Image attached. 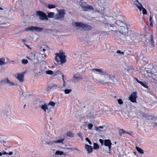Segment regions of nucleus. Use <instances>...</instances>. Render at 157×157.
Instances as JSON below:
<instances>
[{
	"label": "nucleus",
	"instance_id": "f257e3e1",
	"mask_svg": "<svg viewBox=\"0 0 157 157\" xmlns=\"http://www.w3.org/2000/svg\"><path fill=\"white\" fill-rule=\"evenodd\" d=\"M124 35V37L122 38V41H125L127 42H131L132 41H134L136 37L131 30L129 31L126 35ZM117 40L118 42L120 41V42H121V41L122 40V39H117Z\"/></svg>",
	"mask_w": 157,
	"mask_h": 157
},
{
	"label": "nucleus",
	"instance_id": "f03ea898",
	"mask_svg": "<svg viewBox=\"0 0 157 157\" xmlns=\"http://www.w3.org/2000/svg\"><path fill=\"white\" fill-rule=\"evenodd\" d=\"M55 55L56 56L55 57V59L58 63L60 62L61 63L63 64L66 62V56L64 52L59 51V52L56 53Z\"/></svg>",
	"mask_w": 157,
	"mask_h": 157
},
{
	"label": "nucleus",
	"instance_id": "7ed1b4c3",
	"mask_svg": "<svg viewBox=\"0 0 157 157\" xmlns=\"http://www.w3.org/2000/svg\"><path fill=\"white\" fill-rule=\"evenodd\" d=\"M126 26L125 28L124 27L125 26H122L121 27H120L119 28L118 27L117 29V27H116V29L113 27V30L111 29V31H113L112 33L115 34L118 32L123 35H126L129 31L128 28L126 25Z\"/></svg>",
	"mask_w": 157,
	"mask_h": 157
},
{
	"label": "nucleus",
	"instance_id": "20e7f679",
	"mask_svg": "<svg viewBox=\"0 0 157 157\" xmlns=\"http://www.w3.org/2000/svg\"><path fill=\"white\" fill-rule=\"evenodd\" d=\"M75 25L76 26L81 28L84 30H90L92 28L91 26L87 24H83L82 22H76L75 23Z\"/></svg>",
	"mask_w": 157,
	"mask_h": 157
},
{
	"label": "nucleus",
	"instance_id": "39448f33",
	"mask_svg": "<svg viewBox=\"0 0 157 157\" xmlns=\"http://www.w3.org/2000/svg\"><path fill=\"white\" fill-rule=\"evenodd\" d=\"M36 15L39 17L40 20L47 21L48 20L47 14L44 12L40 10H37L36 11Z\"/></svg>",
	"mask_w": 157,
	"mask_h": 157
},
{
	"label": "nucleus",
	"instance_id": "423d86ee",
	"mask_svg": "<svg viewBox=\"0 0 157 157\" xmlns=\"http://www.w3.org/2000/svg\"><path fill=\"white\" fill-rule=\"evenodd\" d=\"M66 11L64 9H61L59 10L58 13L56 14L54 17V19L55 20L60 19L64 17Z\"/></svg>",
	"mask_w": 157,
	"mask_h": 157
},
{
	"label": "nucleus",
	"instance_id": "0eeeda50",
	"mask_svg": "<svg viewBox=\"0 0 157 157\" xmlns=\"http://www.w3.org/2000/svg\"><path fill=\"white\" fill-rule=\"evenodd\" d=\"M126 25V24L125 23L124 21H121L120 20H117L116 21H114V24H112L110 25L111 27H113H113L116 29V27H117V29L118 27L119 28L120 27H121L122 26Z\"/></svg>",
	"mask_w": 157,
	"mask_h": 157
},
{
	"label": "nucleus",
	"instance_id": "6e6552de",
	"mask_svg": "<svg viewBox=\"0 0 157 157\" xmlns=\"http://www.w3.org/2000/svg\"><path fill=\"white\" fill-rule=\"evenodd\" d=\"M86 2H83L82 4H81L80 6L82 7V10L85 11H86L89 10H94V8L93 7L90 5H87V6H85L84 5H86Z\"/></svg>",
	"mask_w": 157,
	"mask_h": 157
},
{
	"label": "nucleus",
	"instance_id": "1a4fd4ad",
	"mask_svg": "<svg viewBox=\"0 0 157 157\" xmlns=\"http://www.w3.org/2000/svg\"><path fill=\"white\" fill-rule=\"evenodd\" d=\"M43 29L42 28L38 27H37L31 26H29L25 29V31H36L37 32H40Z\"/></svg>",
	"mask_w": 157,
	"mask_h": 157
},
{
	"label": "nucleus",
	"instance_id": "9d476101",
	"mask_svg": "<svg viewBox=\"0 0 157 157\" xmlns=\"http://www.w3.org/2000/svg\"><path fill=\"white\" fill-rule=\"evenodd\" d=\"M24 72H22L21 73H17L14 75V77L18 80L20 82H22L24 81Z\"/></svg>",
	"mask_w": 157,
	"mask_h": 157
},
{
	"label": "nucleus",
	"instance_id": "9b49d317",
	"mask_svg": "<svg viewBox=\"0 0 157 157\" xmlns=\"http://www.w3.org/2000/svg\"><path fill=\"white\" fill-rule=\"evenodd\" d=\"M137 98V92H134L131 94L129 98V99L131 102L134 103L136 102Z\"/></svg>",
	"mask_w": 157,
	"mask_h": 157
},
{
	"label": "nucleus",
	"instance_id": "f8f14e48",
	"mask_svg": "<svg viewBox=\"0 0 157 157\" xmlns=\"http://www.w3.org/2000/svg\"><path fill=\"white\" fill-rule=\"evenodd\" d=\"M142 117H144L147 120H156L157 118L154 116L150 115L146 113H144L142 115Z\"/></svg>",
	"mask_w": 157,
	"mask_h": 157
},
{
	"label": "nucleus",
	"instance_id": "ddd939ff",
	"mask_svg": "<svg viewBox=\"0 0 157 157\" xmlns=\"http://www.w3.org/2000/svg\"><path fill=\"white\" fill-rule=\"evenodd\" d=\"M60 85H56L55 84H51L48 86L46 90L47 91H48L50 90L56 89L58 88H60Z\"/></svg>",
	"mask_w": 157,
	"mask_h": 157
},
{
	"label": "nucleus",
	"instance_id": "4468645a",
	"mask_svg": "<svg viewBox=\"0 0 157 157\" xmlns=\"http://www.w3.org/2000/svg\"><path fill=\"white\" fill-rule=\"evenodd\" d=\"M104 71L105 70L102 68L99 69L94 68L91 69V71H93L94 73H96V74H98L101 75H103V72H104Z\"/></svg>",
	"mask_w": 157,
	"mask_h": 157
},
{
	"label": "nucleus",
	"instance_id": "2eb2a0df",
	"mask_svg": "<svg viewBox=\"0 0 157 157\" xmlns=\"http://www.w3.org/2000/svg\"><path fill=\"white\" fill-rule=\"evenodd\" d=\"M148 75L153 79L155 80L157 78V72H155L154 73H152L151 71L148 72Z\"/></svg>",
	"mask_w": 157,
	"mask_h": 157
},
{
	"label": "nucleus",
	"instance_id": "dca6fc26",
	"mask_svg": "<svg viewBox=\"0 0 157 157\" xmlns=\"http://www.w3.org/2000/svg\"><path fill=\"white\" fill-rule=\"evenodd\" d=\"M85 148L87 151L88 153H90L92 152L93 151V148L91 146L87 144L85 145Z\"/></svg>",
	"mask_w": 157,
	"mask_h": 157
},
{
	"label": "nucleus",
	"instance_id": "f3484780",
	"mask_svg": "<svg viewBox=\"0 0 157 157\" xmlns=\"http://www.w3.org/2000/svg\"><path fill=\"white\" fill-rule=\"evenodd\" d=\"M0 82L3 83H9L10 85H13L14 84L13 82H10L8 78H5L4 79L2 80Z\"/></svg>",
	"mask_w": 157,
	"mask_h": 157
},
{
	"label": "nucleus",
	"instance_id": "a211bd4d",
	"mask_svg": "<svg viewBox=\"0 0 157 157\" xmlns=\"http://www.w3.org/2000/svg\"><path fill=\"white\" fill-rule=\"evenodd\" d=\"M104 144L105 146L108 147L111 145L112 143L109 139H106L104 140Z\"/></svg>",
	"mask_w": 157,
	"mask_h": 157
},
{
	"label": "nucleus",
	"instance_id": "6ab92c4d",
	"mask_svg": "<svg viewBox=\"0 0 157 157\" xmlns=\"http://www.w3.org/2000/svg\"><path fill=\"white\" fill-rule=\"evenodd\" d=\"M134 79L136 80V82L139 83V84H140L142 86H143L144 87L147 88H148V86L146 85L145 83H144V82L142 81H139L137 78H135Z\"/></svg>",
	"mask_w": 157,
	"mask_h": 157
},
{
	"label": "nucleus",
	"instance_id": "aec40b11",
	"mask_svg": "<svg viewBox=\"0 0 157 157\" xmlns=\"http://www.w3.org/2000/svg\"><path fill=\"white\" fill-rule=\"evenodd\" d=\"M135 3L136 6V7L139 9L140 10H141V9L143 8V6L140 3L138 0H136L135 1Z\"/></svg>",
	"mask_w": 157,
	"mask_h": 157
},
{
	"label": "nucleus",
	"instance_id": "412c9836",
	"mask_svg": "<svg viewBox=\"0 0 157 157\" xmlns=\"http://www.w3.org/2000/svg\"><path fill=\"white\" fill-rule=\"evenodd\" d=\"M103 72L102 75H104L106 78H108L109 80L111 78V76L110 75L108 74L105 70Z\"/></svg>",
	"mask_w": 157,
	"mask_h": 157
},
{
	"label": "nucleus",
	"instance_id": "4be33fe9",
	"mask_svg": "<svg viewBox=\"0 0 157 157\" xmlns=\"http://www.w3.org/2000/svg\"><path fill=\"white\" fill-rule=\"evenodd\" d=\"M41 109H43L44 112L46 111V110L48 109V108L47 105V104L45 103H44V105H42L41 106Z\"/></svg>",
	"mask_w": 157,
	"mask_h": 157
},
{
	"label": "nucleus",
	"instance_id": "5701e85b",
	"mask_svg": "<svg viewBox=\"0 0 157 157\" xmlns=\"http://www.w3.org/2000/svg\"><path fill=\"white\" fill-rule=\"evenodd\" d=\"M150 43L151 44V45L153 46H154V41L153 40V35L152 34H151L150 36Z\"/></svg>",
	"mask_w": 157,
	"mask_h": 157
},
{
	"label": "nucleus",
	"instance_id": "b1692460",
	"mask_svg": "<svg viewBox=\"0 0 157 157\" xmlns=\"http://www.w3.org/2000/svg\"><path fill=\"white\" fill-rule=\"evenodd\" d=\"M119 133L120 136H121L122 134H124L126 132L124 129H119Z\"/></svg>",
	"mask_w": 157,
	"mask_h": 157
},
{
	"label": "nucleus",
	"instance_id": "393cba45",
	"mask_svg": "<svg viewBox=\"0 0 157 157\" xmlns=\"http://www.w3.org/2000/svg\"><path fill=\"white\" fill-rule=\"evenodd\" d=\"M55 13L53 12H49L48 13V18H53L54 16Z\"/></svg>",
	"mask_w": 157,
	"mask_h": 157
},
{
	"label": "nucleus",
	"instance_id": "a878e982",
	"mask_svg": "<svg viewBox=\"0 0 157 157\" xmlns=\"http://www.w3.org/2000/svg\"><path fill=\"white\" fill-rule=\"evenodd\" d=\"M153 16L150 15L149 17V21L150 22V26L152 27L153 26V20H152Z\"/></svg>",
	"mask_w": 157,
	"mask_h": 157
},
{
	"label": "nucleus",
	"instance_id": "bb28decb",
	"mask_svg": "<svg viewBox=\"0 0 157 157\" xmlns=\"http://www.w3.org/2000/svg\"><path fill=\"white\" fill-rule=\"evenodd\" d=\"M5 59L4 58H0V65H3L5 64Z\"/></svg>",
	"mask_w": 157,
	"mask_h": 157
},
{
	"label": "nucleus",
	"instance_id": "cd10ccee",
	"mask_svg": "<svg viewBox=\"0 0 157 157\" xmlns=\"http://www.w3.org/2000/svg\"><path fill=\"white\" fill-rule=\"evenodd\" d=\"M136 149L138 152L141 154L144 153L143 150L141 148L136 146Z\"/></svg>",
	"mask_w": 157,
	"mask_h": 157
},
{
	"label": "nucleus",
	"instance_id": "c85d7f7f",
	"mask_svg": "<svg viewBox=\"0 0 157 157\" xmlns=\"http://www.w3.org/2000/svg\"><path fill=\"white\" fill-rule=\"evenodd\" d=\"M66 135L69 137H73L74 135L72 132H68L66 133Z\"/></svg>",
	"mask_w": 157,
	"mask_h": 157
},
{
	"label": "nucleus",
	"instance_id": "c756f323",
	"mask_svg": "<svg viewBox=\"0 0 157 157\" xmlns=\"http://www.w3.org/2000/svg\"><path fill=\"white\" fill-rule=\"evenodd\" d=\"M64 140V139L58 140H56L53 141V143H63Z\"/></svg>",
	"mask_w": 157,
	"mask_h": 157
},
{
	"label": "nucleus",
	"instance_id": "7c9ffc66",
	"mask_svg": "<svg viewBox=\"0 0 157 157\" xmlns=\"http://www.w3.org/2000/svg\"><path fill=\"white\" fill-rule=\"evenodd\" d=\"M99 147L98 144L96 143H94L93 148L94 150L98 149L99 148Z\"/></svg>",
	"mask_w": 157,
	"mask_h": 157
},
{
	"label": "nucleus",
	"instance_id": "2f4dec72",
	"mask_svg": "<svg viewBox=\"0 0 157 157\" xmlns=\"http://www.w3.org/2000/svg\"><path fill=\"white\" fill-rule=\"evenodd\" d=\"M56 6L53 4H49L48 5V7L49 9H53L56 8Z\"/></svg>",
	"mask_w": 157,
	"mask_h": 157
},
{
	"label": "nucleus",
	"instance_id": "473e14b6",
	"mask_svg": "<svg viewBox=\"0 0 157 157\" xmlns=\"http://www.w3.org/2000/svg\"><path fill=\"white\" fill-rule=\"evenodd\" d=\"M134 70L135 69L132 66H130V67H128L127 69V71H132Z\"/></svg>",
	"mask_w": 157,
	"mask_h": 157
},
{
	"label": "nucleus",
	"instance_id": "72a5a7b5",
	"mask_svg": "<svg viewBox=\"0 0 157 157\" xmlns=\"http://www.w3.org/2000/svg\"><path fill=\"white\" fill-rule=\"evenodd\" d=\"M28 62V61L26 59H23L22 60L21 63L24 64H26Z\"/></svg>",
	"mask_w": 157,
	"mask_h": 157
},
{
	"label": "nucleus",
	"instance_id": "f704fd0d",
	"mask_svg": "<svg viewBox=\"0 0 157 157\" xmlns=\"http://www.w3.org/2000/svg\"><path fill=\"white\" fill-rule=\"evenodd\" d=\"M71 91V90L70 89H66L64 90V92L66 94H69Z\"/></svg>",
	"mask_w": 157,
	"mask_h": 157
},
{
	"label": "nucleus",
	"instance_id": "c9c22d12",
	"mask_svg": "<svg viewBox=\"0 0 157 157\" xmlns=\"http://www.w3.org/2000/svg\"><path fill=\"white\" fill-rule=\"evenodd\" d=\"M55 103L53 101H50L49 102V103L48 104V105H51V106L54 107L55 106Z\"/></svg>",
	"mask_w": 157,
	"mask_h": 157
},
{
	"label": "nucleus",
	"instance_id": "e433bc0d",
	"mask_svg": "<svg viewBox=\"0 0 157 157\" xmlns=\"http://www.w3.org/2000/svg\"><path fill=\"white\" fill-rule=\"evenodd\" d=\"M56 154L57 155H61L63 154V152L62 151H57L56 152Z\"/></svg>",
	"mask_w": 157,
	"mask_h": 157
},
{
	"label": "nucleus",
	"instance_id": "4c0bfd02",
	"mask_svg": "<svg viewBox=\"0 0 157 157\" xmlns=\"http://www.w3.org/2000/svg\"><path fill=\"white\" fill-rule=\"evenodd\" d=\"M46 73L48 75H52L53 74V72L51 70H48L46 71Z\"/></svg>",
	"mask_w": 157,
	"mask_h": 157
},
{
	"label": "nucleus",
	"instance_id": "58836bf2",
	"mask_svg": "<svg viewBox=\"0 0 157 157\" xmlns=\"http://www.w3.org/2000/svg\"><path fill=\"white\" fill-rule=\"evenodd\" d=\"M93 126L92 124L91 123H90L88 124V129L90 130H91Z\"/></svg>",
	"mask_w": 157,
	"mask_h": 157
},
{
	"label": "nucleus",
	"instance_id": "ea45409f",
	"mask_svg": "<svg viewBox=\"0 0 157 157\" xmlns=\"http://www.w3.org/2000/svg\"><path fill=\"white\" fill-rule=\"evenodd\" d=\"M142 13L143 14H147V10L145 9L143 7L142 8Z\"/></svg>",
	"mask_w": 157,
	"mask_h": 157
},
{
	"label": "nucleus",
	"instance_id": "a19ab883",
	"mask_svg": "<svg viewBox=\"0 0 157 157\" xmlns=\"http://www.w3.org/2000/svg\"><path fill=\"white\" fill-rule=\"evenodd\" d=\"M117 101L119 104L122 105L123 104V101L121 99H118Z\"/></svg>",
	"mask_w": 157,
	"mask_h": 157
},
{
	"label": "nucleus",
	"instance_id": "79ce46f5",
	"mask_svg": "<svg viewBox=\"0 0 157 157\" xmlns=\"http://www.w3.org/2000/svg\"><path fill=\"white\" fill-rule=\"evenodd\" d=\"M85 140L86 141H87V142H88V143H89V144H90V145L92 144V143H91V141H90V140H89V139L88 138L86 137L85 139Z\"/></svg>",
	"mask_w": 157,
	"mask_h": 157
},
{
	"label": "nucleus",
	"instance_id": "37998d69",
	"mask_svg": "<svg viewBox=\"0 0 157 157\" xmlns=\"http://www.w3.org/2000/svg\"><path fill=\"white\" fill-rule=\"evenodd\" d=\"M74 78L75 79L77 80L81 79H82V77L79 76H74Z\"/></svg>",
	"mask_w": 157,
	"mask_h": 157
},
{
	"label": "nucleus",
	"instance_id": "c03bdc74",
	"mask_svg": "<svg viewBox=\"0 0 157 157\" xmlns=\"http://www.w3.org/2000/svg\"><path fill=\"white\" fill-rule=\"evenodd\" d=\"M108 147L109 153H111V145L108 146Z\"/></svg>",
	"mask_w": 157,
	"mask_h": 157
},
{
	"label": "nucleus",
	"instance_id": "a18cd8bd",
	"mask_svg": "<svg viewBox=\"0 0 157 157\" xmlns=\"http://www.w3.org/2000/svg\"><path fill=\"white\" fill-rule=\"evenodd\" d=\"M117 53H120V54H123V55H124V52H121L120 50H118L117 51Z\"/></svg>",
	"mask_w": 157,
	"mask_h": 157
},
{
	"label": "nucleus",
	"instance_id": "49530a36",
	"mask_svg": "<svg viewBox=\"0 0 157 157\" xmlns=\"http://www.w3.org/2000/svg\"><path fill=\"white\" fill-rule=\"evenodd\" d=\"M99 141L100 143L101 144V145H102L103 144V142H104V140H103L102 139H100L99 140Z\"/></svg>",
	"mask_w": 157,
	"mask_h": 157
},
{
	"label": "nucleus",
	"instance_id": "de8ad7c7",
	"mask_svg": "<svg viewBox=\"0 0 157 157\" xmlns=\"http://www.w3.org/2000/svg\"><path fill=\"white\" fill-rule=\"evenodd\" d=\"M78 136L80 138L82 137V134L80 132H79L77 134Z\"/></svg>",
	"mask_w": 157,
	"mask_h": 157
},
{
	"label": "nucleus",
	"instance_id": "09e8293b",
	"mask_svg": "<svg viewBox=\"0 0 157 157\" xmlns=\"http://www.w3.org/2000/svg\"><path fill=\"white\" fill-rule=\"evenodd\" d=\"M62 79L63 80V86H65V81L64 80V79L63 78V75H62Z\"/></svg>",
	"mask_w": 157,
	"mask_h": 157
},
{
	"label": "nucleus",
	"instance_id": "8fccbe9b",
	"mask_svg": "<svg viewBox=\"0 0 157 157\" xmlns=\"http://www.w3.org/2000/svg\"><path fill=\"white\" fill-rule=\"evenodd\" d=\"M126 133H127L130 135H131L132 134V132H126Z\"/></svg>",
	"mask_w": 157,
	"mask_h": 157
},
{
	"label": "nucleus",
	"instance_id": "3c124183",
	"mask_svg": "<svg viewBox=\"0 0 157 157\" xmlns=\"http://www.w3.org/2000/svg\"><path fill=\"white\" fill-rule=\"evenodd\" d=\"M103 126H99L98 128L97 129H96V130H98V129H103Z\"/></svg>",
	"mask_w": 157,
	"mask_h": 157
},
{
	"label": "nucleus",
	"instance_id": "603ef678",
	"mask_svg": "<svg viewBox=\"0 0 157 157\" xmlns=\"http://www.w3.org/2000/svg\"><path fill=\"white\" fill-rule=\"evenodd\" d=\"M53 143V141L52 142H48L47 144H48V145H51L52 144V143Z\"/></svg>",
	"mask_w": 157,
	"mask_h": 157
},
{
	"label": "nucleus",
	"instance_id": "864d4df0",
	"mask_svg": "<svg viewBox=\"0 0 157 157\" xmlns=\"http://www.w3.org/2000/svg\"><path fill=\"white\" fill-rule=\"evenodd\" d=\"M2 153V155L3 154L4 155H7L8 154V153H7L6 151H4Z\"/></svg>",
	"mask_w": 157,
	"mask_h": 157
},
{
	"label": "nucleus",
	"instance_id": "5fc2aeb1",
	"mask_svg": "<svg viewBox=\"0 0 157 157\" xmlns=\"http://www.w3.org/2000/svg\"><path fill=\"white\" fill-rule=\"evenodd\" d=\"M24 44L26 47H27L28 48H30V47L29 46V45L28 44H25V43H24Z\"/></svg>",
	"mask_w": 157,
	"mask_h": 157
},
{
	"label": "nucleus",
	"instance_id": "6e6d98bb",
	"mask_svg": "<svg viewBox=\"0 0 157 157\" xmlns=\"http://www.w3.org/2000/svg\"><path fill=\"white\" fill-rule=\"evenodd\" d=\"M13 153V152L12 151H10V152H9V153H8V155H12Z\"/></svg>",
	"mask_w": 157,
	"mask_h": 157
},
{
	"label": "nucleus",
	"instance_id": "4d7b16f0",
	"mask_svg": "<svg viewBox=\"0 0 157 157\" xmlns=\"http://www.w3.org/2000/svg\"><path fill=\"white\" fill-rule=\"evenodd\" d=\"M21 41L22 42H23V43H25V40L24 39H23L22 40H21Z\"/></svg>",
	"mask_w": 157,
	"mask_h": 157
},
{
	"label": "nucleus",
	"instance_id": "13d9d810",
	"mask_svg": "<svg viewBox=\"0 0 157 157\" xmlns=\"http://www.w3.org/2000/svg\"><path fill=\"white\" fill-rule=\"evenodd\" d=\"M154 123L155 124L154 126H157V123L154 122Z\"/></svg>",
	"mask_w": 157,
	"mask_h": 157
},
{
	"label": "nucleus",
	"instance_id": "bf43d9fd",
	"mask_svg": "<svg viewBox=\"0 0 157 157\" xmlns=\"http://www.w3.org/2000/svg\"><path fill=\"white\" fill-rule=\"evenodd\" d=\"M42 50H43V51L44 52H45V51H46V50H45V49L44 48H43V49H42Z\"/></svg>",
	"mask_w": 157,
	"mask_h": 157
},
{
	"label": "nucleus",
	"instance_id": "052dcab7",
	"mask_svg": "<svg viewBox=\"0 0 157 157\" xmlns=\"http://www.w3.org/2000/svg\"><path fill=\"white\" fill-rule=\"evenodd\" d=\"M2 155V153L1 152H0V156H1Z\"/></svg>",
	"mask_w": 157,
	"mask_h": 157
},
{
	"label": "nucleus",
	"instance_id": "680f3d73",
	"mask_svg": "<svg viewBox=\"0 0 157 157\" xmlns=\"http://www.w3.org/2000/svg\"><path fill=\"white\" fill-rule=\"evenodd\" d=\"M0 10H2V8L0 7Z\"/></svg>",
	"mask_w": 157,
	"mask_h": 157
},
{
	"label": "nucleus",
	"instance_id": "e2e57ef3",
	"mask_svg": "<svg viewBox=\"0 0 157 157\" xmlns=\"http://www.w3.org/2000/svg\"><path fill=\"white\" fill-rule=\"evenodd\" d=\"M25 105H24V108H25Z\"/></svg>",
	"mask_w": 157,
	"mask_h": 157
},
{
	"label": "nucleus",
	"instance_id": "0e129e2a",
	"mask_svg": "<svg viewBox=\"0 0 157 157\" xmlns=\"http://www.w3.org/2000/svg\"><path fill=\"white\" fill-rule=\"evenodd\" d=\"M27 58L28 59H30L28 57H27Z\"/></svg>",
	"mask_w": 157,
	"mask_h": 157
},
{
	"label": "nucleus",
	"instance_id": "69168bd1",
	"mask_svg": "<svg viewBox=\"0 0 157 157\" xmlns=\"http://www.w3.org/2000/svg\"><path fill=\"white\" fill-rule=\"evenodd\" d=\"M106 83V82L103 83V84H105V83Z\"/></svg>",
	"mask_w": 157,
	"mask_h": 157
},
{
	"label": "nucleus",
	"instance_id": "338daca9",
	"mask_svg": "<svg viewBox=\"0 0 157 157\" xmlns=\"http://www.w3.org/2000/svg\"><path fill=\"white\" fill-rule=\"evenodd\" d=\"M42 48V47H41L40 48V49H41Z\"/></svg>",
	"mask_w": 157,
	"mask_h": 157
}]
</instances>
